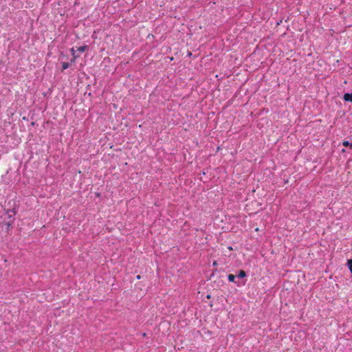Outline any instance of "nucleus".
<instances>
[{
	"label": "nucleus",
	"instance_id": "0eeeda50",
	"mask_svg": "<svg viewBox=\"0 0 352 352\" xmlns=\"http://www.w3.org/2000/svg\"><path fill=\"white\" fill-rule=\"evenodd\" d=\"M69 67V64L68 63H62V69L63 70L67 69Z\"/></svg>",
	"mask_w": 352,
	"mask_h": 352
},
{
	"label": "nucleus",
	"instance_id": "f03ea898",
	"mask_svg": "<svg viewBox=\"0 0 352 352\" xmlns=\"http://www.w3.org/2000/svg\"><path fill=\"white\" fill-rule=\"evenodd\" d=\"M236 276L234 274H230L228 276V279L230 282H234Z\"/></svg>",
	"mask_w": 352,
	"mask_h": 352
},
{
	"label": "nucleus",
	"instance_id": "1a4fd4ad",
	"mask_svg": "<svg viewBox=\"0 0 352 352\" xmlns=\"http://www.w3.org/2000/svg\"><path fill=\"white\" fill-rule=\"evenodd\" d=\"M137 278H138V279H140V278H141L140 275H138V276H137Z\"/></svg>",
	"mask_w": 352,
	"mask_h": 352
},
{
	"label": "nucleus",
	"instance_id": "7ed1b4c3",
	"mask_svg": "<svg viewBox=\"0 0 352 352\" xmlns=\"http://www.w3.org/2000/svg\"><path fill=\"white\" fill-rule=\"evenodd\" d=\"M246 276V273L244 270H240L239 274H238V277L239 278H244Z\"/></svg>",
	"mask_w": 352,
	"mask_h": 352
},
{
	"label": "nucleus",
	"instance_id": "20e7f679",
	"mask_svg": "<svg viewBox=\"0 0 352 352\" xmlns=\"http://www.w3.org/2000/svg\"><path fill=\"white\" fill-rule=\"evenodd\" d=\"M342 145L344 146H349L350 148H352V143H350L349 141L347 140H344L342 142Z\"/></svg>",
	"mask_w": 352,
	"mask_h": 352
},
{
	"label": "nucleus",
	"instance_id": "39448f33",
	"mask_svg": "<svg viewBox=\"0 0 352 352\" xmlns=\"http://www.w3.org/2000/svg\"><path fill=\"white\" fill-rule=\"evenodd\" d=\"M347 266H348L351 273H352V259L348 260V261H347Z\"/></svg>",
	"mask_w": 352,
	"mask_h": 352
},
{
	"label": "nucleus",
	"instance_id": "6e6552de",
	"mask_svg": "<svg viewBox=\"0 0 352 352\" xmlns=\"http://www.w3.org/2000/svg\"><path fill=\"white\" fill-rule=\"evenodd\" d=\"M71 52H72V55H73V60L74 61L75 59L77 58V56L75 55V50H74V48H72L71 49Z\"/></svg>",
	"mask_w": 352,
	"mask_h": 352
},
{
	"label": "nucleus",
	"instance_id": "f257e3e1",
	"mask_svg": "<svg viewBox=\"0 0 352 352\" xmlns=\"http://www.w3.org/2000/svg\"><path fill=\"white\" fill-rule=\"evenodd\" d=\"M344 100L345 101H349L352 102V94H345L344 95Z\"/></svg>",
	"mask_w": 352,
	"mask_h": 352
},
{
	"label": "nucleus",
	"instance_id": "423d86ee",
	"mask_svg": "<svg viewBox=\"0 0 352 352\" xmlns=\"http://www.w3.org/2000/svg\"><path fill=\"white\" fill-rule=\"evenodd\" d=\"M87 47L86 45L85 46H80L77 48V51L80 52H84Z\"/></svg>",
	"mask_w": 352,
	"mask_h": 352
}]
</instances>
